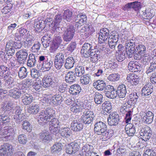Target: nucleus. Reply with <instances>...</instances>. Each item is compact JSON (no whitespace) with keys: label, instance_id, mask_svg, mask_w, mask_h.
Instances as JSON below:
<instances>
[{"label":"nucleus","instance_id":"20e7f679","mask_svg":"<svg viewBox=\"0 0 156 156\" xmlns=\"http://www.w3.org/2000/svg\"><path fill=\"white\" fill-rule=\"evenodd\" d=\"M21 97H23L22 102L25 105L30 104L32 101L33 97L29 93L28 90H22L14 99H18Z\"/></svg>","mask_w":156,"mask_h":156},{"label":"nucleus","instance_id":"a18cd8bd","mask_svg":"<svg viewBox=\"0 0 156 156\" xmlns=\"http://www.w3.org/2000/svg\"><path fill=\"white\" fill-rule=\"evenodd\" d=\"M50 35H47L43 36L41 38V41L44 48H46L48 47L51 41Z\"/></svg>","mask_w":156,"mask_h":156},{"label":"nucleus","instance_id":"f704fd0d","mask_svg":"<svg viewBox=\"0 0 156 156\" xmlns=\"http://www.w3.org/2000/svg\"><path fill=\"white\" fill-rule=\"evenodd\" d=\"M61 136L64 138H68L71 134V131L70 129L67 127H61L60 129Z\"/></svg>","mask_w":156,"mask_h":156},{"label":"nucleus","instance_id":"c85d7f7f","mask_svg":"<svg viewBox=\"0 0 156 156\" xmlns=\"http://www.w3.org/2000/svg\"><path fill=\"white\" fill-rule=\"evenodd\" d=\"M63 100L64 98L61 94H55L52 97L51 103L53 106H57L60 105Z\"/></svg>","mask_w":156,"mask_h":156},{"label":"nucleus","instance_id":"cd10ccee","mask_svg":"<svg viewBox=\"0 0 156 156\" xmlns=\"http://www.w3.org/2000/svg\"><path fill=\"white\" fill-rule=\"evenodd\" d=\"M153 86L151 83L146 84L142 90V96H147L150 95L153 91Z\"/></svg>","mask_w":156,"mask_h":156},{"label":"nucleus","instance_id":"864d4df0","mask_svg":"<svg viewBox=\"0 0 156 156\" xmlns=\"http://www.w3.org/2000/svg\"><path fill=\"white\" fill-rule=\"evenodd\" d=\"M94 101L97 105L101 104L103 102V96L102 94L98 92L95 93L94 95Z\"/></svg>","mask_w":156,"mask_h":156},{"label":"nucleus","instance_id":"58836bf2","mask_svg":"<svg viewBox=\"0 0 156 156\" xmlns=\"http://www.w3.org/2000/svg\"><path fill=\"white\" fill-rule=\"evenodd\" d=\"M93 85L94 87L98 90L101 91L105 89L106 87V84L104 81L98 80L94 82Z\"/></svg>","mask_w":156,"mask_h":156},{"label":"nucleus","instance_id":"052dcab7","mask_svg":"<svg viewBox=\"0 0 156 156\" xmlns=\"http://www.w3.org/2000/svg\"><path fill=\"white\" fill-rule=\"evenodd\" d=\"M126 51H123L119 52L118 55L116 56L117 60L119 62L123 61L126 58Z\"/></svg>","mask_w":156,"mask_h":156},{"label":"nucleus","instance_id":"6ab92c4d","mask_svg":"<svg viewBox=\"0 0 156 156\" xmlns=\"http://www.w3.org/2000/svg\"><path fill=\"white\" fill-rule=\"evenodd\" d=\"M109 117L108 118V124L111 126H116L119 120V116L117 114L112 113V115L110 114Z\"/></svg>","mask_w":156,"mask_h":156},{"label":"nucleus","instance_id":"e433bc0d","mask_svg":"<svg viewBox=\"0 0 156 156\" xmlns=\"http://www.w3.org/2000/svg\"><path fill=\"white\" fill-rule=\"evenodd\" d=\"M75 63L74 59L73 57H69L66 58L64 66L66 69H69L73 67Z\"/></svg>","mask_w":156,"mask_h":156},{"label":"nucleus","instance_id":"6e6d98bb","mask_svg":"<svg viewBox=\"0 0 156 156\" xmlns=\"http://www.w3.org/2000/svg\"><path fill=\"white\" fill-rule=\"evenodd\" d=\"M42 68L45 69V71H48L53 66V60L51 58H49L44 63Z\"/></svg>","mask_w":156,"mask_h":156},{"label":"nucleus","instance_id":"338daca9","mask_svg":"<svg viewBox=\"0 0 156 156\" xmlns=\"http://www.w3.org/2000/svg\"><path fill=\"white\" fill-rule=\"evenodd\" d=\"M93 148V146L89 145H84L82 150V154L83 155H86L87 153H90L92 152L90 151V149Z\"/></svg>","mask_w":156,"mask_h":156},{"label":"nucleus","instance_id":"4be33fe9","mask_svg":"<svg viewBox=\"0 0 156 156\" xmlns=\"http://www.w3.org/2000/svg\"><path fill=\"white\" fill-rule=\"evenodd\" d=\"M143 121L146 123H151L153 121L154 114L150 111H146L141 117Z\"/></svg>","mask_w":156,"mask_h":156},{"label":"nucleus","instance_id":"774afa93","mask_svg":"<svg viewBox=\"0 0 156 156\" xmlns=\"http://www.w3.org/2000/svg\"><path fill=\"white\" fill-rule=\"evenodd\" d=\"M22 128L24 130L30 132L31 130V126L29 122L26 120L23 122Z\"/></svg>","mask_w":156,"mask_h":156},{"label":"nucleus","instance_id":"473e14b6","mask_svg":"<svg viewBox=\"0 0 156 156\" xmlns=\"http://www.w3.org/2000/svg\"><path fill=\"white\" fill-rule=\"evenodd\" d=\"M102 107L104 113L106 114L110 113L112 111V106L109 101H105L102 105Z\"/></svg>","mask_w":156,"mask_h":156},{"label":"nucleus","instance_id":"49530a36","mask_svg":"<svg viewBox=\"0 0 156 156\" xmlns=\"http://www.w3.org/2000/svg\"><path fill=\"white\" fill-rule=\"evenodd\" d=\"M74 72L77 77H81L85 72L84 67L82 66L77 65L75 68Z\"/></svg>","mask_w":156,"mask_h":156},{"label":"nucleus","instance_id":"0eeeda50","mask_svg":"<svg viewBox=\"0 0 156 156\" xmlns=\"http://www.w3.org/2000/svg\"><path fill=\"white\" fill-rule=\"evenodd\" d=\"M75 31L73 26L72 25H68L62 36L64 42H67V43H68V42L71 41L74 35Z\"/></svg>","mask_w":156,"mask_h":156},{"label":"nucleus","instance_id":"de8ad7c7","mask_svg":"<svg viewBox=\"0 0 156 156\" xmlns=\"http://www.w3.org/2000/svg\"><path fill=\"white\" fill-rule=\"evenodd\" d=\"M39 110L38 105L33 103L29 107L28 111L30 114H36L39 112Z\"/></svg>","mask_w":156,"mask_h":156},{"label":"nucleus","instance_id":"6e6552de","mask_svg":"<svg viewBox=\"0 0 156 156\" xmlns=\"http://www.w3.org/2000/svg\"><path fill=\"white\" fill-rule=\"evenodd\" d=\"M135 43V41L133 39L128 40L126 41L125 48L128 58H131L133 56V55H134L135 54L136 49Z\"/></svg>","mask_w":156,"mask_h":156},{"label":"nucleus","instance_id":"1a4fd4ad","mask_svg":"<svg viewBox=\"0 0 156 156\" xmlns=\"http://www.w3.org/2000/svg\"><path fill=\"white\" fill-rule=\"evenodd\" d=\"M119 38V34L116 31L111 32L108 38V42L110 47L113 50L115 49Z\"/></svg>","mask_w":156,"mask_h":156},{"label":"nucleus","instance_id":"ddd939ff","mask_svg":"<svg viewBox=\"0 0 156 156\" xmlns=\"http://www.w3.org/2000/svg\"><path fill=\"white\" fill-rule=\"evenodd\" d=\"M146 51V48L145 45L141 44L136 45V49L135 54L133 55L134 59L140 60L142 58V56L144 55Z\"/></svg>","mask_w":156,"mask_h":156},{"label":"nucleus","instance_id":"5fc2aeb1","mask_svg":"<svg viewBox=\"0 0 156 156\" xmlns=\"http://www.w3.org/2000/svg\"><path fill=\"white\" fill-rule=\"evenodd\" d=\"M32 83L31 80L29 79H26L22 81V84H20L21 85V90H27L26 88L29 87L31 85Z\"/></svg>","mask_w":156,"mask_h":156},{"label":"nucleus","instance_id":"603ef678","mask_svg":"<svg viewBox=\"0 0 156 156\" xmlns=\"http://www.w3.org/2000/svg\"><path fill=\"white\" fill-rule=\"evenodd\" d=\"M90 80V76L89 74H87L81 76L80 79L81 83L83 85L89 84Z\"/></svg>","mask_w":156,"mask_h":156},{"label":"nucleus","instance_id":"09e8293b","mask_svg":"<svg viewBox=\"0 0 156 156\" xmlns=\"http://www.w3.org/2000/svg\"><path fill=\"white\" fill-rule=\"evenodd\" d=\"M85 26L86 28V29L87 30V31L85 32L83 36V38L85 39H87L93 34V33L95 32V30L94 27L91 26H88L87 25Z\"/></svg>","mask_w":156,"mask_h":156},{"label":"nucleus","instance_id":"2eb2a0df","mask_svg":"<svg viewBox=\"0 0 156 156\" xmlns=\"http://www.w3.org/2000/svg\"><path fill=\"white\" fill-rule=\"evenodd\" d=\"M97 34L98 35V40H99L100 42L107 41L110 34L109 30L105 27L101 28Z\"/></svg>","mask_w":156,"mask_h":156},{"label":"nucleus","instance_id":"bf43d9fd","mask_svg":"<svg viewBox=\"0 0 156 156\" xmlns=\"http://www.w3.org/2000/svg\"><path fill=\"white\" fill-rule=\"evenodd\" d=\"M24 116L23 115H14L12 119L16 123L19 124L24 119Z\"/></svg>","mask_w":156,"mask_h":156},{"label":"nucleus","instance_id":"aec40b11","mask_svg":"<svg viewBox=\"0 0 156 156\" xmlns=\"http://www.w3.org/2000/svg\"><path fill=\"white\" fill-rule=\"evenodd\" d=\"M62 15L58 14L55 16L53 21L54 25L53 27V31L58 32L59 30V29L60 28L59 26V23L62 21Z\"/></svg>","mask_w":156,"mask_h":156},{"label":"nucleus","instance_id":"a211bd4d","mask_svg":"<svg viewBox=\"0 0 156 156\" xmlns=\"http://www.w3.org/2000/svg\"><path fill=\"white\" fill-rule=\"evenodd\" d=\"M129 70L132 72H140L142 69L141 65L137 62L130 61L128 64Z\"/></svg>","mask_w":156,"mask_h":156},{"label":"nucleus","instance_id":"39448f33","mask_svg":"<svg viewBox=\"0 0 156 156\" xmlns=\"http://www.w3.org/2000/svg\"><path fill=\"white\" fill-rule=\"evenodd\" d=\"M97 47V46L91 42L89 43H85L82 46L81 53L84 57H89L90 53L92 51H94V49H96Z\"/></svg>","mask_w":156,"mask_h":156},{"label":"nucleus","instance_id":"f03ea898","mask_svg":"<svg viewBox=\"0 0 156 156\" xmlns=\"http://www.w3.org/2000/svg\"><path fill=\"white\" fill-rule=\"evenodd\" d=\"M55 110L51 108H47L40 113V115L37 119L38 123L41 125H44L49 121L48 119L55 116Z\"/></svg>","mask_w":156,"mask_h":156},{"label":"nucleus","instance_id":"b1692460","mask_svg":"<svg viewBox=\"0 0 156 156\" xmlns=\"http://www.w3.org/2000/svg\"><path fill=\"white\" fill-rule=\"evenodd\" d=\"M37 57L33 53L30 54L28 57L27 65L29 67H33L36 65L37 66Z\"/></svg>","mask_w":156,"mask_h":156},{"label":"nucleus","instance_id":"680f3d73","mask_svg":"<svg viewBox=\"0 0 156 156\" xmlns=\"http://www.w3.org/2000/svg\"><path fill=\"white\" fill-rule=\"evenodd\" d=\"M83 114L82 116L86 117H90L94 118V114L93 112L90 111L88 109H86L83 111Z\"/></svg>","mask_w":156,"mask_h":156},{"label":"nucleus","instance_id":"a878e982","mask_svg":"<svg viewBox=\"0 0 156 156\" xmlns=\"http://www.w3.org/2000/svg\"><path fill=\"white\" fill-rule=\"evenodd\" d=\"M77 76L74 72L72 71L69 72L65 77V80L66 83H72L77 80Z\"/></svg>","mask_w":156,"mask_h":156},{"label":"nucleus","instance_id":"0e129e2a","mask_svg":"<svg viewBox=\"0 0 156 156\" xmlns=\"http://www.w3.org/2000/svg\"><path fill=\"white\" fill-rule=\"evenodd\" d=\"M19 142L21 144H24L27 141V139L26 135L24 134H21L18 137Z\"/></svg>","mask_w":156,"mask_h":156},{"label":"nucleus","instance_id":"4d7b16f0","mask_svg":"<svg viewBox=\"0 0 156 156\" xmlns=\"http://www.w3.org/2000/svg\"><path fill=\"white\" fill-rule=\"evenodd\" d=\"M34 38L32 36L29 37H27L26 40L24 41V45L26 48H29L34 43Z\"/></svg>","mask_w":156,"mask_h":156},{"label":"nucleus","instance_id":"dca6fc26","mask_svg":"<svg viewBox=\"0 0 156 156\" xmlns=\"http://www.w3.org/2000/svg\"><path fill=\"white\" fill-rule=\"evenodd\" d=\"M83 124L80 120H74L71 123V129L75 132H80L83 128Z\"/></svg>","mask_w":156,"mask_h":156},{"label":"nucleus","instance_id":"f257e3e1","mask_svg":"<svg viewBox=\"0 0 156 156\" xmlns=\"http://www.w3.org/2000/svg\"><path fill=\"white\" fill-rule=\"evenodd\" d=\"M4 80L7 84V89L12 88L9 91V96L14 98L22 90L20 89L21 85L14 81L12 74L8 76L7 78L4 79Z\"/></svg>","mask_w":156,"mask_h":156},{"label":"nucleus","instance_id":"4468645a","mask_svg":"<svg viewBox=\"0 0 156 156\" xmlns=\"http://www.w3.org/2000/svg\"><path fill=\"white\" fill-rule=\"evenodd\" d=\"M80 147L76 141H75L66 146V152L67 154H72L75 153L79 149Z\"/></svg>","mask_w":156,"mask_h":156},{"label":"nucleus","instance_id":"79ce46f5","mask_svg":"<svg viewBox=\"0 0 156 156\" xmlns=\"http://www.w3.org/2000/svg\"><path fill=\"white\" fill-rule=\"evenodd\" d=\"M113 131L112 130H108L104 131L100 133L101 135L102 140H105L109 139L111 137L113 133Z\"/></svg>","mask_w":156,"mask_h":156},{"label":"nucleus","instance_id":"5701e85b","mask_svg":"<svg viewBox=\"0 0 156 156\" xmlns=\"http://www.w3.org/2000/svg\"><path fill=\"white\" fill-rule=\"evenodd\" d=\"M127 79L131 85L136 86L139 83L140 77L135 73H130L128 75Z\"/></svg>","mask_w":156,"mask_h":156},{"label":"nucleus","instance_id":"2f4dec72","mask_svg":"<svg viewBox=\"0 0 156 156\" xmlns=\"http://www.w3.org/2000/svg\"><path fill=\"white\" fill-rule=\"evenodd\" d=\"M67 55L66 51H63L62 52L58 53L55 57L54 60L56 62H59L64 64Z\"/></svg>","mask_w":156,"mask_h":156},{"label":"nucleus","instance_id":"69168bd1","mask_svg":"<svg viewBox=\"0 0 156 156\" xmlns=\"http://www.w3.org/2000/svg\"><path fill=\"white\" fill-rule=\"evenodd\" d=\"M49 126L60 127V122L57 119L53 118L49 121Z\"/></svg>","mask_w":156,"mask_h":156},{"label":"nucleus","instance_id":"3c124183","mask_svg":"<svg viewBox=\"0 0 156 156\" xmlns=\"http://www.w3.org/2000/svg\"><path fill=\"white\" fill-rule=\"evenodd\" d=\"M156 69V62L153 61L151 63L150 66L147 68L146 72V73L148 76H150L151 74L153 73H155V72Z\"/></svg>","mask_w":156,"mask_h":156},{"label":"nucleus","instance_id":"37998d69","mask_svg":"<svg viewBox=\"0 0 156 156\" xmlns=\"http://www.w3.org/2000/svg\"><path fill=\"white\" fill-rule=\"evenodd\" d=\"M76 105L78 106L79 107L82 108V110L83 111L86 109H89L90 106L89 105L88 102H85V100H83L77 101L76 103Z\"/></svg>","mask_w":156,"mask_h":156},{"label":"nucleus","instance_id":"72a5a7b5","mask_svg":"<svg viewBox=\"0 0 156 156\" xmlns=\"http://www.w3.org/2000/svg\"><path fill=\"white\" fill-rule=\"evenodd\" d=\"M81 90V87L80 85L75 84L70 86L69 89V93L73 95H76L79 94Z\"/></svg>","mask_w":156,"mask_h":156},{"label":"nucleus","instance_id":"e2e57ef3","mask_svg":"<svg viewBox=\"0 0 156 156\" xmlns=\"http://www.w3.org/2000/svg\"><path fill=\"white\" fill-rule=\"evenodd\" d=\"M2 133H9V134H11L12 135V136L13 135L14 133V131L13 128L10 126H6L4 127L3 130L2 131Z\"/></svg>","mask_w":156,"mask_h":156},{"label":"nucleus","instance_id":"9d476101","mask_svg":"<svg viewBox=\"0 0 156 156\" xmlns=\"http://www.w3.org/2000/svg\"><path fill=\"white\" fill-rule=\"evenodd\" d=\"M13 151L12 145L5 144L0 147V156H11Z\"/></svg>","mask_w":156,"mask_h":156},{"label":"nucleus","instance_id":"13d9d810","mask_svg":"<svg viewBox=\"0 0 156 156\" xmlns=\"http://www.w3.org/2000/svg\"><path fill=\"white\" fill-rule=\"evenodd\" d=\"M44 26L45 28H46L47 29L48 28L50 27H51L52 28V30H53V27L54 23L53 20L51 18H48L45 19L44 20Z\"/></svg>","mask_w":156,"mask_h":156},{"label":"nucleus","instance_id":"393cba45","mask_svg":"<svg viewBox=\"0 0 156 156\" xmlns=\"http://www.w3.org/2000/svg\"><path fill=\"white\" fill-rule=\"evenodd\" d=\"M62 18L64 21L70 22L73 21L75 17L73 15L72 12L69 9H67L64 11L62 14Z\"/></svg>","mask_w":156,"mask_h":156},{"label":"nucleus","instance_id":"9b49d317","mask_svg":"<svg viewBox=\"0 0 156 156\" xmlns=\"http://www.w3.org/2000/svg\"><path fill=\"white\" fill-rule=\"evenodd\" d=\"M87 20L86 15L82 13H80L75 16L73 21L75 23V27L78 28L85 24L86 23Z\"/></svg>","mask_w":156,"mask_h":156},{"label":"nucleus","instance_id":"c9c22d12","mask_svg":"<svg viewBox=\"0 0 156 156\" xmlns=\"http://www.w3.org/2000/svg\"><path fill=\"white\" fill-rule=\"evenodd\" d=\"M63 145L61 143H57L53 145L51 147V152L53 154H58L60 153L62 150Z\"/></svg>","mask_w":156,"mask_h":156},{"label":"nucleus","instance_id":"ea45409f","mask_svg":"<svg viewBox=\"0 0 156 156\" xmlns=\"http://www.w3.org/2000/svg\"><path fill=\"white\" fill-rule=\"evenodd\" d=\"M39 138L43 142H45L49 141L51 137L49 132L46 130H44L40 133Z\"/></svg>","mask_w":156,"mask_h":156},{"label":"nucleus","instance_id":"f8f14e48","mask_svg":"<svg viewBox=\"0 0 156 156\" xmlns=\"http://www.w3.org/2000/svg\"><path fill=\"white\" fill-rule=\"evenodd\" d=\"M28 50L21 49L16 54L17 62L20 64H23L26 62L28 56Z\"/></svg>","mask_w":156,"mask_h":156},{"label":"nucleus","instance_id":"7c9ffc66","mask_svg":"<svg viewBox=\"0 0 156 156\" xmlns=\"http://www.w3.org/2000/svg\"><path fill=\"white\" fill-rule=\"evenodd\" d=\"M117 92L118 96L120 98H123L125 97L127 94L126 86L124 84L119 85L117 87Z\"/></svg>","mask_w":156,"mask_h":156},{"label":"nucleus","instance_id":"4c0bfd02","mask_svg":"<svg viewBox=\"0 0 156 156\" xmlns=\"http://www.w3.org/2000/svg\"><path fill=\"white\" fill-rule=\"evenodd\" d=\"M28 73L27 68L24 66L21 67L17 73L18 76L20 80L23 79L27 76Z\"/></svg>","mask_w":156,"mask_h":156},{"label":"nucleus","instance_id":"c756f323","mask_svg":"<svg viewBox=\"0 0 156 156\" xmlns=\"http://www.w3.org/2000/svg\"><path fill=\"white\" fill-rule=\"evenodd\" d=\"M44 20L36 19L34 23V27L36 31L40 32L45 28Z\"/></svg>","mask_w":156,"mask_h":156},{"label":"nucleus","instance_id":"c03bdc74","mask_svg":"<svg viewBox=\"0 0 156 156\" xmlns=\"http://www.w3.org/2000/svg\"><path fill=\"white\" fill-rule=\"evenodd\" d=\"M47 57L43 55L38 56L37 62V67L38 69H41L44 65V63L48 59Z\"/></svg>","mask_w":156,"mask_h":156},{"label":"nucleus","instance_id":"bb28decb","mask_svg":"<svg viewBox=\"0 0 156 156\" xmlns=\"http://www.w3.org/2000/svg\"><path fill=\"white\" fill-rule=\"evenodd\" d=\"M89 57H90V61L93 63L97 62L98 59L100 58V51L96 49L92 51L90 54Z\"/></svg>","mask_w":156,"mask_h":156},{"label":"nucleus","instance_id":"a19ab883","mask_svg":"<svg viewBox=\"0 0 156 156\" xmlns=\"http://www.w3.org/2000/svg\"><path fill=\"white\" fill-rule=\"evenodd\" d=\"M132 125L127 124L125 126V130L126 133L129 136H132L134 135L136 132V129Z\"/></svg>","mask_w":156,"mask_h":156},{"label":"nucleus","instance_id":"412c9836","mask_svg":"<svg viewBox=\"0 0 156 156\" xmlns=\"http://www.w3.org/2000/svg\"><path fill=\"white\" fill-rule=\"evenodd\" d=\"M12 74L9 68L6 66H0V79H4Z\"/></svg>","mask_w":156,"mask_h":156},{"label":"nucleus","instance_id":"f3484780","mask_svg":"<svg viewBox=\"0 0 156 156\" xmlns=\"http://www.w3.org/2000/svg\"><path fill=\"white\" fill-rule=\"evenodd\" d=\"M107 128L106 124L101 121L97 122L94 125V131L97 134L100 135V133L104 131L107 130Z\"/></svg>","mask_w":156,"mask_h":156},{"label":"nucleus","instance_id":"7ed1b4c3","mask_svg":"<svg viewBox=\"0 0 156 156\" xmlns=\"http://www.w3.org/2000/svg\"><path fill=\"white\" fill-rule=\"evenodd\" d=\"M59 77L57 75L48 74L44 76L42 80L43 86L47 88L51 85H55L58 82Z\"/></svg>","mask_w":156,"mask_h":156},{"label":"nucleus","instance_id":"423d86ee","mask_svg":"<svg viewBox=\"0 0 156 156\" xmlns=\"http://www.w3.org/2000/svg\"><path fill=\"white\" fill-rule=\"evenodd\" d=\"M142 140L147 142L153 139L152 135L153 131L151 128L149 126H146L141 129L139 132Z\"/></svg>","mask_w":156,"mask_h":156},{"label":"nucleus","instance_id":"8fccbe9b","mask_svg":"<svg viewBox=\"0 0 156 156\" xmlns=\"http://www.w3.org/2000/svg\"><path fill=\"white\" fill-rule=\"evenodd\" d=\"M109 59L108 61L107 64V68L111 69H115L118 67V65L115 62V59L109 58Z\"/></svg>","mask_w":156,"mask_h":156}]
</instances>
